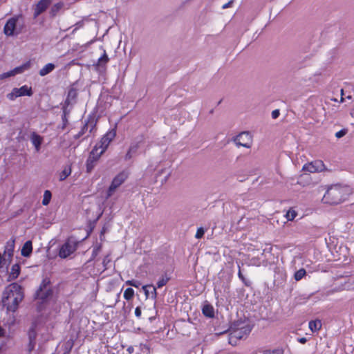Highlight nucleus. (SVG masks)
Segmentation results:
<instances>
[{"mask_svg":"<svg viewBox=\"0 0 354 354\" xmlns=\"http://www.w3.org/2000/svg\"><path fill=\"white\" fill-rule=\"evenodd\" d=\"M346 196L345 189L339 185L330 187L324 194L322 201L324 203L337 205L344 201Z\"/></svg>","mask_w":354,"mask_h":354,"instance_id":"nucleus-2","label":"nucleus"},{"mask_svg":"<svg viewBox=\"0 0 354 354\" xmlns=\"http://www.w3.org/2000/svg\"><path fill=\"white\" fill-rule=\"evenodd\" d=\"M7 97L10 100H15L17 97H18V96L17 95V93L15 92V89L13 88L12 91H11V93H8L7 95Z\"/></svg>","mask_w":354,"mask_h":354,"instance_id":"nucleus-37","label":"nucleus"},{"mask_svg":"<svg viewBox=\"0 0 354 354\" xmlns=\"http://www.w3.org/2000/svg\"><path fill=\"white\" fill-rule=\"evenodd\" d=\"M78 242L73 237H69L65 243L60 247L59 250V257L62 259H66L72 254L77 248Z\"/></svg>","mask_w":354,"mask_h":354,"instance_id":"nucleus-3","label":"nucleus"},{"mask_svg":"<svg viewBox=\"0 0 354 354\" xmlns=\"http://www.w3.org/2000/svg\"><path fill=\"white\" fill-rule=\"evenodd\" d=\"M204 234H205V231H204L203 228V227H199V228H198V230L196 231V233L195 234V237L196 239H201V238H202Z\"/></svg>","mask_w":354,"mask_h":354,"instance_id":"nucleus-36","label":"nucleus"},{"mask_svg":"<svg viewBox=\"0 0 354 354\" xmlns=\"http://www.w3.org/2000/svg\"><path fill=\"white\" fill-rule=\"evenodd\" d=\"M24 297L21 286L12 283L6 287L3 292L1 303L8 312L15 313Z\"/></svg>","mask_w":354,"mask_h":354,"instance_id":"nucleus-1","label":"nucleus"},{"mask_svg":"<svg viewBox=\"0 0 354 354\" xmlns=\"http://www.w3.org/2000/svg\"><path fill=\"white\" fill-rule=\"evenodd\" d=\"M239 272H238V277L242 281V282L245 285V286H249V283H248V281H246L245 277L243 275L241 271V268H240V266H239Z\"/></svg>","mask_w":354,"mask_h":354,"instance_id":"nucleus-35","label":"nucleus"},{"mask_svg":"<svg viewBox=\"0 0 354 354\" xmlns=\"http://www.w3.org/2000/svg\"><path fill=\"white\" fill-rule=\"evenodd\" d=\"M4 335V330L0 326V337H3Z\"/></svg>","mask_w":354,"mask_h":354,"instance_id":"nucleus-48","label":"nucleus"},{"mask_svg":"<svg viewBox=\"0 0 354 354\" xmlns=\"http://www.w3.org/2000/svg\"><path fill=\"white\" fill-rule=\"evenodd\" d=\"M232 3H233V0H231V1H228L227 3H226L223 4V5L222 6V8H223V9L228 8H230V7H231V6H232Z\"/></svg>","mask_w":354,"mask_h":354,"instance_id":"nucleus-45","label":"nucleus"},{"mask_svg":"<svg viewBox=\"0 0 354 354\" xmlns=\"http://www.w3.org/2000/svg\"><path fill=\"white\" fill-rule=\"evenodd\" d=\"M279 114H280L279 110L275 109V110L272 111V118L273 119H276L279 117Z\"/></svg>","mask_w":354,"mask_h":354,"instance_id":"nucleus-44","label":"nucleus"},{"mask_svg":"<svg viewBox=\"0 0 354 354\" xmlns=\"http://www.w3.org/2000/svg\"><path fill=\"white\" fill-rule=\"evenodd\" d=\"M53 291L50 288H48V289H44V290H37L36 298L41 300L42 301H46L48 298H50L53 295Z\"/></svg>","mask_w":354,"mask_h":354,"instance_id":"nucleus-12","label":"nucleus"},{"mask_svg":"<svg viewBox=\"0 0 354 354\" xmlns=\"http://www.w3.org/2000/svg\"><path fill=\"white\" fill-rule=\"evenodd\" d=\"M235 142L237 145L250 148L252 143V138L249 132L244 131L236 136Z\"/></svg>","mask_w":354,"mask_h":354,"instance_id":"nucleus-10","label":"nucleus"},{"mask_svg":"<svg viewBox=\"0 0 354 354\" xmlns=\"http://www.w3.org/2000/svg\"><path fill=\"white\" fill-rule=\"evenodd\" d=\"M351 114V116L354 118V109L352 110Z\"/></svg>","mask_w":354,"mask_h":354,"instance_id":"nucleus-49","label":"nucleus"},{"mask_svg":"<svg viewBox=\"0 0 354 354\" xmlns=\"http://www.w3.org/2000/svg\"><path fill=\"white\" fill-rule=\"evenodd\" d=\"M100 250H101V245H97L95 248H94L93 250V252H92V257L93 258H95L98 254Z\"/></svg>","mask_w":354,"mask_h":354,"instance_id":"nucleus-38","label":"nucleus"},{"mask_svg":"<svg viewBox=\"0 0 354 354\" xmlns=\"http://www.w3.org/2000/svg\"><path fill=\"white\" fill-rule=\"evenodd\" d=\"M246 335L245 330L243 328L232 330L228 335V343L232 346H236L238 342Z\"/></svg>","mask_w":354,"mask_h":354,"instance_id":"nucleus-9","label":"nucleus"},{"mask_svg":"<svg viewBox=\"0 0 354 354\" xmlns=\"http://www.w3.org/2000/svg\"><path fill=\"white\" fill-rule=\"evenodd\" d=\"M21 268L19 264L15 263L12 266L10 272L8 274V281L16 279L20 274Z\"/></svg>","mask_w":354,"mask_h":354,"instance_id":"nucleus-16","label":"nucleus"},{"mask_svg":"<svg viewBox=\"0 0 354 354\" xmlns=\"http://www.w3.org/2000/svg\"><path fill=\"white\" fill-rule=\"evenodd\" d=\"M101 151H99V147L95 145L90 152V154L86 160V169L87 173H91L95 167L97 162L100 160L101 156Z\"/></svg>","mask_w":354,"mask_h":354,"instance_id":"nucleus-6","label":"nucleus"},{"mask_svg":"<svg viewBox=\"0 0 354 354\" xmlns=\"http://www.w3.org/2000/svg\"><path fill=\"white\" fill-rule=\"evenodd\" d=\"M298 342L301 344H305L307 342V339L306 337H300L298 339Z\"/></svg>","mask_w":354,"mask_h":354,"instance_id":"nucleus-46","label":"nucleus"},{"mask_svg":"<svg viewBox=\"0 0 354 354\" xmlns=\"http://www.w3.org/2000/svg\"><path fill=\"white\" fill-rule=\"evenodd\" d=\"M124 298L127 300H131L134 297V290L131 288H127L124 292Z\"/></svg>","mask_w":354,"mask_h":354,"instance_id":"nucleus-28","label":"nucleus"},{"mask_svg":"<svg viewBox=\"0 0 354 354\" xmlns=\"http://www.w3.org/2000/svg\"><path fill=\"white\" fill-rule=\"evenodd\" d=\"M109 261V260L108 259V257H106L103 259V262H102V263H103V265H104V267H106V263H107Z\"/></svg>","mask_w":354,"mask_h":354,"instance_id":"nucleus-47","label":"nucleus"},{"mask_svg":"<svg viewBox=\"0 0 354 354\" xmlns=\"http://www.w3.org/2000/svg\"><path fill=\"white\" fill-rule=\"evenodd\" d=\"M15 241H12V242H8L6 245V250L9 255H12V253L14 252V247H15Z\"/></svg>","mask_w":354,"mask_h":354,"instance_id":"nucleus-33","label":"nucleus"},{"mask_svg":"<svg viewBox=\"0 0 354 354\" xmlns=\"http://www.w3.org/2000/svg\"><path fill=\"white\" fill-rule=\"evenodd\" d=\"M128 178V173L122 171L116 175L107 190V198L111 197L115 192L117 188H118Z\"/></svg>","mask_w":354,"mask_h":354,"instance_id":"nucleus-5","label":"nucleus"},{"mask_svg":"<svg viewBox=\"0 0 354 354\" xmlns=\"http://www.w3.org/2000/svg\"><path fill=\"white\" fill-rule=\"evenodd\" d=\"M306 274V270L304 268H301L298 270L297 272H295L294 274V279L296 281H300L301 279H303Z\"/></svg>","mask_w":354,"mask_h":354,"instance_id":"nucleus-29","label":"nucleus"},{"mask_svg":"<svg viewBox=\"0 0 354 354\" xmlns=\"http://www.w3.org/2000/svg\"><path fill=\"white\" fill-rule=\"evenodd\" d=\"M32 144L34 145L36 151H39L43 142V138L35 132H32L30 136Z\"/></svg>","mask_w":354,"mask_h":354,"instance_id":"nucleus-13","label":"nucleus"},{"mask_svg":"<svg viewBox=\"0 0 354 354\" xmlns=\"http://www.w3.org/2000/svg\"><path fill=\"white\" fill-rule=\"evenodd\" d=\"M77 91L74 88L69 90L67 95V98L65 101V105L68 106L70 104V100H75L77 97Z\"/></svg>","mask_w":354,"mask_h":354,"instance_id":"nucleus-26","label":"nucleus"},{"mask_svg":"<svg viewBox=\"0 0 354 354\" xmlns=\"http://www.w3.org/2000/svg\"><path fill=\"white\" fill-rule=\"evenodd\" d=\"M19 18H21V15L14 16L8 19L3 27V32L6 36H12L15 34L17 24Z\"/></svg>","mask_w":354,"mask_h":354,"instance_id":"nucleus-8","label":"nucleus"},{"mask_svg":"<svg viewBox=\"0 0 354 354\" xmlns=\"http://www.w3.org/2000/svg\"><path fill=\"white\" fill-rule=\"evenodd\" d=\"M128 351L131 353V351H133V348L129 347V348H128Z\"/></svg>","mask_w":354,"mask_h":354,"instance_id":"nucleus-50","label":"nucleus"},{"mask_svg":"<svg viewBox=\"0 0 354 354\" xmlns=\"http://www.w3.org/2000/svg\"><path fill=\"white\" fill-rule=\"evenodd\" d=\"M346 129H341L340 131H337L336 133H335V136L337 138H340L342 137H343L344 136L346 135Z\"/></svg>","mask_w":354,"mask_h":354,"instance_id":"nucleus-39","label":"nucleus"},{"mask_svg":"<svg viewBox=\"0 0 354 354\" xmlns=\"http://www.w3.org/2000/svg\"><path fill=\"white\" fill-rule=\"evenodd\" d=\"M50 281L49 279H48V278L44 279L37 290H44V289H48V288H47V287L50 285Z\"/></svg>","mask_w":354,"mask_h":354,"instance_id":"nucleus-32","label":"nucleus"},{"mask_svg":"<svg viewBox=\"0 0 354 354\" xmlns=\"http://www.w3.org/2000/svg\"><path fill=\"white\" fill-rule=\"evenodd\" d=\"M30 65H31L30 61H28L26 63L23 64L21 66L22 67V69L24 72L26 70H28L30 68Z\"/></svg>","mask_w":354,"mask_h":354,"instance_id":"nucleus-42","label":"nucleus"},{"mask_svg":"<svg viewBox=\"0 0 354 354\" xmlns=\"http://www.w3.org/2000/svg\"><path fill=\"white\" fill-rule=\"evenodd\" d=\"M343 100H344V98L342 97H341V101L342 102V101H343Z\"/></svg>","mask_w":354,"mask_h":354,"instance_id":"nucleus-52","label":"nucleus"},{"mask_svg":"<svg viewBox=\"0 0 354 354\" xmlns=\"http://www.w3.org/2000/svg\"><path fill=\"white\" fill-rule=\"evenodd\" d=\"M138 149V144H136L134 145H131L128 151L127 152L125 156H124V159L125 160H130L132 156H133V153H136L137 149Z\"/></svg>","mask_w":354,"mask_h":354,"instance_id":"nucleus-24","label":"nucleus"},{"mask_svg":"<svg viewBox=\"0 0 354 354\" xmlns=\"http://www.w3.org/2000/svg\"><path fill=\"white\" fill-rule=\"evenodd\" d=\"M69 114V112L68 111L66 107L63 108V113L62 115V129H64L66 126L68 125V115Z\"/></svg>","mask_w":354,"mask_h":354,"instance_id":"nucleus-25","label":"nucleus"},{"mask_svg":"<svg viewBox=\"0 0 354 354\" xmlns=\"http://www.w3.org/2000/svg\"><path fill=\"white\" fill-rule=\"evenodd\" d=\"M202 312L205 317L212 318L214 316V308L210 304L205 305L202 308Z\"/></svg>","mask_w":354,"mask_h":354,"instance_id":"nucleus-20","label":"nucleus"},{"mask_svg":"<svg viewBox=\"0 0 354 354\" xmlns=\"http://www.w3.org/2000/svg\"><path fill=\"white\" fill-rule=\"evenodd\" d=\"M169 279H170V278L167 274H165L164 276H162L158 279V281L157 282V288H160L162 286H165L168 283ZM149 286L153 288L154 296L156 297V295H157L156 287H154V286H153L151 285Z\"/></svg>","mask_w":354,"mask_h":354,"instance_id":"nucleus-18","label":"nucleus"},{"mask_svg":"<svg viewBox=\"0 0 354 354\" xmlns=\"http://www.w3.org/2000/svg\"><path fill=\"white\" fill-rule=\"evenodd\" d=\"M23 72H24V71L21 66H17V67L15 68L13 70L10 71V73H11L12 76H14L17 74L22 73Z\"/></svg>","mask_w":354,"mask_h":354,"instance_id":"nucleus-34","label":"nucleus"},{"mask_svg":"<svg viewBox=\"0 0 354 354\" xmlns=\"http://www.w3.org/2000/svg\"><path fill=\"white\" fill-rule=\"evenodd\" d=\"M297 213L296 212L295 210H294L293 209H290L286 214V217L287 218L288 221H293L295 219V218L297 216Z\"/></svg>","mask_w":354,"mask_h":354,"instance_id":"nucleus-31","label":"nucleus"},{"mask_svg":"<svg viewBox=\"0 0 354 354\" xmlns=\"http://www.w3.org/2000/svg\"><path fill=\"white\" fill-rule=\"evenodd\" d=\"M117 133V124H115L114 127L109 129L104 135L102 136L100 142L96 145L99 147V150L101 151V153H104L110 143L114 140Z\"/></svg>","mask_w":354,"mask_h":354,"instance_id":"nucleus-4","label":"nucleus"},{"mask_svg":"<svg viewBox=\"0 0 354 354\" xmlns=\"http://www.w3.org/2000/svg\"><path fill=\"white\" fill-rule=\"evenodd\" d=\"M263 354H284V351L281 348L274 349H268L263 352Z\"/></svg>","mask_w":354,"mask_h":354,"instance_id":"nucleus-30","label":"nucleus"},{"mask_svg":"<svg viewBox=\"0 0 354 354\" xmlns=\"http://www.w3.org/2000/svg\"><path fill=\"white\" fill-rule=\"evenodd\" d=\"M32 252V243L31 241H27L24 244L21 254L24 257H28L30 256Z\"/></svg>","mask_w":354,"mask_h":354,"instance_id":"nucleus-17","label":"nucleus"},{"mask_svg":"<svg viewBox=\"0 0 354 354\" xmlns=\"http://www.w3.org/2000/svg\"><path fill=\"white\" fill-rule=\"evenodd\" d=\"M343 93H344L343 89H341V93H342V95H343Z\"/></svg>","mask_w":354,"mask_h":354,"instance_id":"nucleus-51","label":"nucleus"},{"mask_svg":"<svg viewBox=\"0 0 354 354\" xmlns=\"http://www.w3.org/2000/svg\"><path fill=\"white\" fill-rule=\"evenodd\" d=\"M141 313H142V311H141V308L140 307L138 306L135 309V315L138 317V318H140L141 317Z\"/></svg>","mask_w":354,"mask_h":354,"instance_id":"nucleus-43","label":"nucleus"},{"mask_svg":"<svg viewBox=\"0 0 354 354\" xmlns=\"http://www.w3.org/2000/svg\"><path fill=\"white\" fill-rule=\"evenodd\" d=\"M52 194L49 190H46L44 193L42 205H48L51 200Z\"/></svg>","mask_w":354,"mask_h":354,"instance_id":"nucleus-27","label":"nucleus"},{"mask_svg":"<svg viewBox=\"0 0 354 354\" xmlns=\"http://www.w3.org/2000/svg\"><path fill=\"white\" fill-rule=\"evenodd\" d=\"M15 92L17 93L18 97L21 96H31L32 95V90L31 87L26 85L22 86L20 88H15Z\"/></svg>","mask_w":354,"mask_h":354,"instance_id":"nucleus-14","label":"nucleus"},{"mask_svg":"<svg viewBox=\"0 0 354 354\" xmlns=\"http://www.w3.org/2000/svg\"><path fill=\"white\" fill-rule=\"evenodd\" d=\"M302 170L309 173H318L326 170V168L322 160H316L310 162L306 163L303 166Z\"/></svg>","mask_w":354,"mask_h":354,"instance_id":"nucleus-7","label":"nucleus"},{"mask_svg":"<svg viewBox=\"0 0 354 354\" xmlns=\"http://www.w3.org/2000/svg\"><path fill=\"white\" fill-rule=\"evenodd\" d=\"M308 326L313 333L318 332L322 326L321 320L315 319L309 322Z\"/></svg>","mask_w":354,"mask_h":354,"instance_id":"nucleus-19","label":"nucleus"},{"mask_svg":"<svg viewBox=\"0 0 354 354\" xmlns=\"http://www.w3.org/2000/svg\"><path fill=\"white\" fill-rule=\"evenodd\" d=\"M126 284L129 285L131 286L136 287V288H138V286H139V283L136 281H134V280H128L126 281Z\"/></svg>","mask_w":354,"mask_h":354,"instance_id":"nucleus-40","label":"nucleus"},{"mask_svg":"<svg viewBox=\"0 0 354 354\" xmlns=\"http://www.w3.org/2000/svg\"><path fill=\"white\" fill-rule=\"evenodd\" d=\"M50 0H40L36 5L34 8L33 16L34 18H37L41 13H43L50 5Z\"/></svg>","mask_w":354,"mask_h":354,"instance_id":"nucleus-11","label":"nucleus"},{"mask_svg":"<svg viewBox=\"0 0 354 354\" xmlns=\"http://www.w3.org/2000/svg\"><path fill=\"white\" fill-rule=\"evenodd\" d=\"M109 58L106 51L104 50L103 55L97 59L96 66L98 67H104L106 65V64L109 62Z\"/></svg>","mask_w":354,"mask_h":354,"instance_id":"nucleus-22","label":"nucleus"},{"mask_svg":"<svg viewBox=\"0 0 354 354\" xmlns=\"http://www.w3.org/2000/svg\"><path fill=\"white\" fill-rule=\"evenodd\" d=\"M10 71L0 74V80L11 77Z\"/></svg>","mask_w":354,"mask_h":354,"instance_id":"nucleus-41","label":"nucleus"},{"mask_svg":"<svg viewBox=\"0 0 354 354\" xmlns=\"http://www.w3.org/2000/svg\"><path fill=\"white\" fill-rule=\"evenodd\" d=\"M71 174V167L68 166L65 167L59 175V179L60 181L64 180L68 176H69Z\"/></svg>","mask_w":354,"mask_h":354,"instance_id":"nucleus-23","label":"nucleus"},{"mask_svg":"<svg viewBox=\"0 0 354 354\" xmlns=\"http://www.w3.org/2000/svg\"><path fill=\"white\" fill-rule=\"evenodd\" d=\"M55 65L52 63L46 64L41 69H40L39 74L40 76H45L52 72L55 68Z\"/></svg>","mask_w":354,"mask_h":354,"instance_id":"nucleus-21","label":"nucleus"},{"mask_svg":"<svg viewBox=\"0 0 354 354\" xmlns=\"http://www.w3.org/2000/svg\"><path fill=\"white\" fill-rule=\"evenodd\" d=\"M97 122L95 121L93 119L92 120H88L82 128L80 131L78 133V134L75 136L76 138H79L81 136H82L86 131H87L88 127H91L90 132H92V131L95 128Z\"/></svg>","mask_w":354,"mask_h":354,"instance_id":"nucleus-15","label":"nucleus"}]
</instances>
